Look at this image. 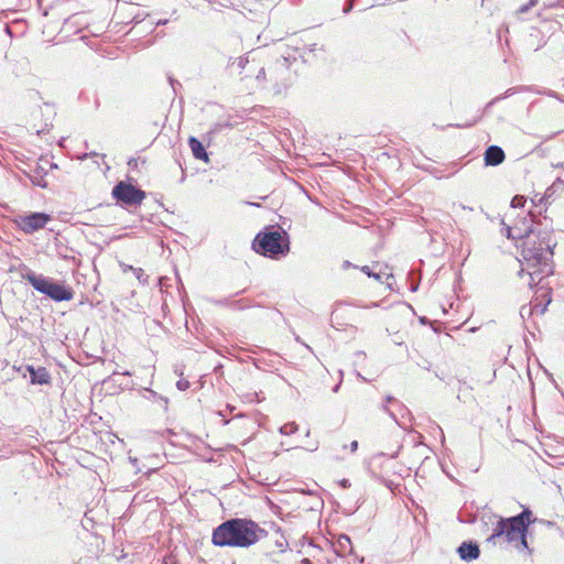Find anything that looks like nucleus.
Listing matches in <instances>:
<instances>
[{
  "instance_id": "nucleus-15",
  "label": "nucleus",
  "mask_w": 564,
  "mask_h": 564,
  "mask_svg": "<svg viewBox=\"0 0 564 564\" xmlns=\"http://www.w3.org/2000/svg\"><path fill=\"white\" fill-rule=\"evenodd\" d=\"M538 2V0H529V2H527L525 4L521 6L519 9H518V13L519 14H522V13H525L528 12L533 6H535Z\"/></svg>"
},
{
  "instance_id": "nucleus-21",
  "label": "nucleus",
  "mask_w": 564,
  "mask_h": 564,
  "mask_svg": "<svg viewBox=\"0 0 564 564\" xmlns=\"http://www.w3.org/2000/svg\"><path fill=\"white\" fill-rule=\"evenodd\" d=\"M32 183L34 185H37V186H41V187H45L46 186V183L43 181L42 177H34V178H32Z\"/></svg>"
},
{
  "instance_id": "nucleus-14",
  "label": "nucleus",
  "mask_w": 564,
  "mask_h": 564,
  "mask_svg": "<svg viewBox=\"0 0 564 564\" xmlns=\"http://www.w3.org/2000/svg\"><path fill=\"white\" fill-rule=\"evenodd\" d=\"M275 546L280 550V552H285L289 547V542L284 536H281L279 540L275 541Z\"/></svg>"
},
{
  "instance_id": "nucleus-26",
  "label": "nucleus",
  "mask_w": 564,
  "mask_h": 564,
  "mask_svg": "<svg viewBox=\"0 0 564 564\" xmlns=\"http://www.w3.org/2000/svg\"><path fill=\"white\" fill-rule=\"evenodd\" d=\"M531 311H532V308H531V307L522 306V307H521V311H520V314H521V316H523L525 312H528L529 314H531Z\"/></svg>"
},
{
  "instance_id": "nucleus-11",
  "label": "nucleus",
  "mask_w": 564,
  "mask_h": 564,
  "mask_svg": "<svg viewBox=\"0 0 564 564\" xmlns=\"http://www.w3.org/2000/svg\"><path fill=\"white\" fill-rule=\"evenodd\" d=\"M188 144L195 159L208 162V153L205 150L203 143L197 138L191 137L188 139Z\"/></svg>"
},
{
  "instance_id": "nucleus-2",
  "label": "nucleus",
  "mask_w": 564,
  "mask_h": 564,
  "mask_svg": "<svg viewBox=\"0 0 564 564\" xmlns=\"http://www.w3.org/2000/svg\"><path fill=\"white\" fill-rule=\"evenodd\" d=\"M267 534V531L257 522L249 519L235 518L223 522L214 529L212 542L220 547L247 549L258 543Z\"/></svg>"
},
{
  "instance_id": "nucleus-12",
  "label": "nucleus",
  "mask_w": 564,
  "mask_h": 564,
  "mask_svg": "<svg viewBox=\"0 0 564 564\" xmlns=\"http://www.w3.org/2000/svg\"><path fill=\"white\" fill-rule=\"evenodd\" d=\"M297 431V425L294 422H290L280 427V433L283 435H291Z\"/></svg>"
},
{
  "instance_id": "nucleus-3",
  "label": "nucleus",
  "mask_w": 564,
  "mask_h": 564,
  "mask_svg": "<svg viewBox=\"0 0 564 564\" xmlns=\"http://www.w3.org/2000/svg\"><path fill=\"white\" fill-rule=\"evenodd\" d=\"M532 512L524 508L521 513L510 518H499L492 529V533L487 538V542L494 545L508 543H519L522 547H528L525 533L528 527L534 522L531 519Z\"/></svg>"
},
{
  "instance_id": "nucleus-8",
  "label": "nucleus",
  "mask_w": 564,
  "mask_h": 564,
  "mask_svg": "<svg viewBox=\"0 0 564 564\" xmlns=\"http://www.w3.org/2000/svg\"><path fill=\"white\" fill-rule=\"evenodd\" d=\"M457 553L462 561L471 562L479 557L480 551L477 543L465 541L457 547Z\"/></svg>"
},
{
  "instance_id": "nucleus-17",
  "label": "nucleus",
  "mask_w": 564,
  "mask_h": 564,
  "mask_svg": "<svg viewBox=\"0 0 564 564\" xmlns=\"http://www.w3.org/2000/svg\"><path fill=\"white\" fill-rule=\"evenodd\" d=\"M365 274H367L368 276H372L375 278L376 280H380V274L378 273H373L370 268L368 265H364L361 267L360 269Z\"/></svg>"
},
{
  "instance_id": "nucleus-5",
  "label": "nucleus",
  "mask_w": 564,
  "mask_h": 564,
  "mask_svg": "<svg viewBox=\"0 0 564 564\" xmlns=\"http://www.w3.org/2000/svg\"><path fill=\"white\" fill-rule=\"evenodd\" d=\"M252 247L256 252L274 259L289 252L290 242L285 231L269 230L258 234L252 242Z\"/></svg>"
},
{
  "instance_id": "nucleus-32",
  "label": "nucleus",
  "mask_w": 564,
  "mask_h": 564,
  "mask_svg": "<svg viewBox=\"0 0 564 564\" xmlns=\"http://www.w3.org/2000/svg\"><path fill=\"white\" fill-rule=\"evenodd\" d=\"M347 484H348V480H346V479H344V480L341 481V485H343L344 487H346V486H347Z\"/></svg>"
},
{
  "instance_id": "nucleus-33",
  "label": "nucleus",
  "mask_w": 564,
  "mask_h": 564,
  "mask_svg": "<svg viewBox=\"0 0 564 564\" xmlns=\"http://www.w3.org/2000/svg\"><path fill=\"white\" fill-rule=\"evenodd\" d=\"M89 155H96V153H91V154H84V156L82 159H86L88 158Z\"/></svg>"
},
{
  "instance_id": "nucleus-7",
  "label": "nucleus",
  "mask_w": 564,
  "mask_h": 564,
  "mask_svg": "<svg viewBox=\"0 0 564 564\" xmlns=\"http://www.w3.org/2000/svg\"><path fill=\"white\" fill-rule=\"evenodd\" d=\"M51 220V216L45 213H31L29 215L20 216L15 223L18 227L25 234H32L46 226Z\"/></svg>"
},
{
  "instance_id": "nucleus-28",
  "label": "nucleus",
  "mask_w": 564,
  "mask_h": 564,
  "mask_svg": "<svg viewBox=\"0 0 564 564\" xmlns=\"http://www.w3.org/2000/svg\"><path fill=\"white\" fill-rule=\"evenodd\" d=\"M167 22H169V20H167V19L159 20V21L156 22V25H165V24H167Z\"/></svg>"
},
{
  "instance_id": "nucleus-16",
  "label": "nucleus",
  "mask_w": 564,
  "mask_h": 564,
  "mask_svg": "<svg viewBox=\"0 0 564 564\" xmlns=\"http://www.w3.org/2000/svg\"><path fill=\"white\" fill-rule=\"evenodd\" d=\"M552 193H553V186H551L546 189L545 197H540L538 199V195H535L534 198H532L531 200H532L533 205H538V204L542 203L545 198H549L552 195Z\"/></svg>"
},
{
  "instance_id": "nucleus-6",
  "label": "nucleus",
  "mask_w": 564,
  "mask_h": 564,
  "mask_svg": "<svg viewBox=\"0 0 564 564\" xmlns=\"http://www.w3.org/2000/svg\"><path fill=\"white\" fill-rule=\"evenodd\" d=\"M113 197L126 205H141L145 198V193L135 186L126 182H119L112 189Z\"/></svg>"
},
{
  "instance_id": "nucleus-13",
  "label": "nucleus",
  "mask_w": 564,
  "mask_h": 564,
  "mask_svg": "<svg viewBox=\"0 0 564 564\" xmlns=\"http://www.w3.org/2000/svg\"><path fill=\"white\" fill-rule=\"evenodd\" d=\"M525 202H527V199L524 196L517 195L511 200V207L512 208L523 207L525 205Z\"/></svg>"
},
{
  "instance_id": "nucleus-31",
  "label": "nucleus",
  "mask_w": 564,
  "mask_h": 564,
  "mask_svg": "<svg viewBox=\"0 0 564 564\" xmlns=\"http://www.w3.org/2000/svg\"><path fill=\"white\" fill-rule=\"evenodd\" d=\"M386 401H387V403H390V402L395 401V400H394L393 397L389 395V397L386 398Z\"/></svg>"
},
{
  "instance_id": "nucleus-23",
  "label": "nucleus",
  "mask_w": 564,
  "mask_h": 564,
  "mask_svg": "<svg viewBox=\"0 0 564 564\" xmlns=\"http://www.w3.org/2000/svg\"><path fill=\"white\" fill-rule=\"evenodd\" d=\"M256 78H257V80H264L265 79V70H264V68H261L258 72Z\"/></svg>"
},
{
  "instance_id": "nucleus-20",
  "label": "nucleus",
  "mask_w": 564,
  "mask_h": 564,
  "mask_svg": "<svg viewBox=\"0 0 564 564\" xmlns=\"http://www.w3.org/2000/svg\"><path fill=\"white\" fill-rule=\"evenodd\" d=\"M338 542H339V544H340V546H341L343 549H345V547H346V544H347L348 546L351 544V543H350V539H349V536H348V535H345V534H344V535H340V538H339Z\"/></svg>"
},
{
  "instance_id": "nucleus-19",
  "label": "nucleus",
  "mask_w": 564,
  "mask_h": 564,
  "mask_svg": "<svg viewBox=\"0 0 564 564\" xmlns=\"http://www.w3.org/2000/svg\"><path fill=\"white\" fill-rule=\"evenodd\" d=\"M176 387L180 391H185L189 388V382L185 379H181L176 382Z\"/></svg>"
},
{
  "instance_id": "nucleus-4",
  "label": "nucleus",
  "mask_w": 564,
  "mask_h": 564,
  "mask_svg": "<svg viewBox=\"0 0 564 564\" xmlns=\"http://www.w3.org/2000/svg\"><path fill=\"white\" fill-rule=\"evenodd\" d=\"M22 279L28 281L34 290L55 302L70 301L74 297V291L63 282L54 281L43 274H36L30 269L22 273Z\"/></svg>"
},
{
  "instance_id": "nucleus-30",
  "label": "nucleus",
  "mask_w": 564,
  "mask_h": 564,
  "mask_svg": "<svg viewBox=\"0 0 564 564\" xmlns=\"http://www.w3.org/2000/svg\"><path fill=\"white\" fill-rule=\"evenodd\" d=\"M301 564H312V562H311V560H308V558H306V557H305V558H303V560L301 561Z\"/></svg>"
},
{
  "instance_id": "nucleus-9",
  "label": "nucleus",
  "mask_w": 564,
  "mask_h": 564,
  "mask_svg": "<svg viewBox=\"0 0 564 564\" xmlns=\"http://www.w3.org/2000/svg\"><path fill=\"white\" fill-rule=\"evenodd\" d=\"M506 159L503 150L498 145H490L484 154L485 164L487 166H497Z\"/></svg>"
},
{
  "instance_id": "nucleus-10",
  "label": "nucleus",
  "mask_w": 564,
  "mask_h": 564,
  "mask_svg": "<svg viewBox=\"0 0 564 564\" xmlns=\"http://www.w3.org/2000/svg\"><path fill=\"white\" fill-rule=\"evenodd\" d=\"M28 370L30 371L32 383H37V384L50 383L51 376L44 367H39L35 369L33 366H29Z\"/></svg>"
},
{
  "instance_id": "nucleus-29",
  "label": "nucleus",
  "mask_w": 564,
  "mask_h": 564,
  "mask_svg": "<svg viewBox=\"0 0 564 564\" xmlns=\"http://www.w3.org/2000/svg\"><path fill=\"white\" fill-rule=\"evenodd\" d=\"M350 267H352V264L349 261H344V263H343V268L344 269H347V268H350Z\"/></svg>"
},
{
  "instance_id": "nucleus-27",
  "label": "nucleus",
  "mask_w": 564,
  "mask_h": 564,
  "mask_svg": "<svg viewBox=\"0 0 564 564\" xmlns=\"http://www.w3.org/2000/svg\"><path fill=\"white\" fill-rule=\"evenodd\" d=\"M130 269L133 270L132 267H130ZM134 272H135L138 279H140V275L143 274V270L142 269H134Z\"/></svg>"
},
{
  "instance_id": "nucleus-25",
  "label": "nucleus",
  "mask_w": 564,
  "mask_h": 564,
  "mask_svg": "<svg viewBox=\"0 0 564 564\" xmlns=\"http://www.w3.org/2000/svg\"><path fill=\"white\" fill-rule=\"evenodd\" d=\"M383 410L397 422L395 414L392 411H390L386 404L383 405Z\"/></svg>"
},
{
  "instance_id": "nucleus-1",
  "label": "nucleus",
  "mask_w": 564,
  "mask_h": 564,
  "mask_svg": "<svg viewBox=\"0 0 564 564\" xmlns=\"http://www.w3.org/2000/svg\"><path fill=\"white\" fill-rule=\"evenodd\" d=\"M502 225L505 226L503 230L506 231L507 238L523 240L521 245L523 261L520 274L524 271L528 272L530 276V288L552 274V248L555 243L553 242L551 232L546 229H538L534 227L531 215L530 217H523L513 226H508L503 221Z\"/></svg>"
},
{
  "instance_id": "nucleus-18",
  "label": "nucleus",
  "mask_w": 564,
  "mask_h": 564,
  "mask_svg": "<svg viewBox=\"0 0 564 564\" xmlns=\"http://www.w3.org/2000/svg\"><path fill=\"white\" fill-rule=\"evenodd\" d=\"M247 63H248V58H247V57H238V58L232 63V65H235V64H236V65H237V67H238L239 69H243V68L246 67Z\"/></svg>"
},
{
  "instance_id": "nucleus-22",
  "label": "nucleus",
  "mask_w": 564,
  "mask_h": 564,
  "mask_svg": "<svg viewBox=\"0 0 564 564\" xmlns=\"http://www.w3.org/2000/svg\"><path fill=\"white\" fill-rule=\"evenodd\" d=\"M352 8H354V0H350V1H348V2L345 4V7H344V9H343V12H344L345 14H347L348 12H350V11L352 10Z\"/></svg>"
},
{
  "instance_id": "nucleus-34",
  "label": "nucleus",
  "mask_w": 564,
  "mask_h": 564,
  "mask_svg": "<svg viewBox=\"0 0 564 564\" xmlns=\"http://www.w3.org/2000/svg\"><path fill=\"white\" fill-rule=\"evenodd\" d=\"M123 376H131V373L129 371H124L122 372Z\"/></svg>"
},
{
  "instance_id": "nucleus-24",
  "label": "nucleus",
  "mask_w": 564,
  "mask_h": 564,
  "mask_svg": "<svg viewBox=\"0 0 564 564\" xmlns=\"http://www.w3.org/2000/svg\"><path fill=\"white\" fill-rule=\"evenodd\" d=\"M349 447H350V452H351V453L356 452V451H357V448H358V442H357V441H352V442L350 443Z\"/></svg>"
}]
</instances>
